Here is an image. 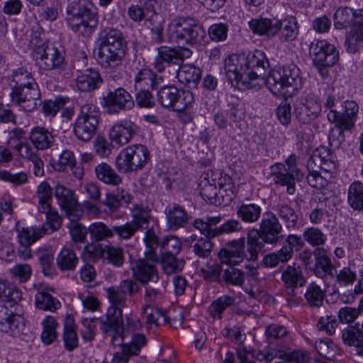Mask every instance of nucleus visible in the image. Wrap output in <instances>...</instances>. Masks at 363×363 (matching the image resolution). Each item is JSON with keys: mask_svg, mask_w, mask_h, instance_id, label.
Masks as SVG:
<instances>
[{"mask_svg": "<svg viewBox=\"0 0 363 363\" xmlns=\"http://www.w3.org/2000/svg\"><path fill=\"white\" fill-rule=\"evenodd\" d=\"M185 243L199 258L207 259L211 257L213 248L211 238L199 237L193 234L185 239Z\"/></svg>", "mask_w": 363, "mask_h": 363, "instance_id": "obj_28", "label": "nucleus"}, {"mask_svg": "<svg viewBox=\"0 0 363 363\" xmlns=\"http://www.w3.org/2000/svg\"><path fill=\"white\" fill-rule=\"evenodd\" d=\"M178 89L173 86H164L157 92V101L165 108L173 111Z\"/></svg>", "mask_w": 363, "mask_h": 363, "instance_id": "obj_55", "label": "nucleus"}, {"mask_svg": "<svg viewBox=\"0 0 363 363\" xmlns=\"http://www.w3.org/2000/svg\"><path fill=\"white\" fill-rule=\"evenodd\" d=\"M167 35L171 43L194 45L203 40L206 32L197 19L189 16H177L169 23Z\"/></svg>", "mask_w": 363, "mask_h": 363, "instance_id": "obj_5", "label": "nucleus"}, {"mask_svg": "<svg viewBox=\"0 0 363 363\" xmlns=\"http://www.w3.org/2000/svg\"><path fill=\"white\" fill-rule=\"evenodd\" d=\"M341 334L343 343L354 347L356 354L363 357V332L357 327L347 326Z\"/></svg>", "mask_w": 363, "mask_h": 363, "instance_id": "obj_34", "label": "nucleus"}, {"mask_svg": "<svg viewBox=\"0 0 363 363\" xmlns=\"http://www.w3.org/2000/svg\"><path fill=\"white\" fill-rule=\"evenodd\" d=\"M56 262L62 271H73L78 264L79 259L73 250L63 247L58 254Z\"/></svg>", "mask_w": 363, "mask_h": 363, "instance_id": "obj_47", "label": "nucleus"}, {"mask_svg": "<svg viewBox=\"0 0 363 363\" xmlns=\"http://www.w3.org/2000/svg\"><path fill=\"white\" fill-rule=\"evenodd\" d=\"M268 66L265 54L258 50L247 54H233L225 60V70L229 80L246 88L260 86L262 75Z\"/></svg>", "mask_w": 363, "mask_h": 363, "instance_id": "obj_1", "label": "nucleus"}, {"mask_svg": "<svg viewBox=\"0 0 363 363\" xmlns=\"http://www.w3.org/2000/svg\"><path fill=\"white\" fill-rule=\"evenodd\" d=\"M303 238L309 245L316 248H323L328 237L317 227H308L303 232Z\"/></svg>", "mask_w": 363, "mask_h": 363, "instance_id": "obj_48", "label": "nucleus"}, {"mask_svg": "<svg viewBox=\"0 0 363 363\" xmlns=\"http://www.w3.org/2000/svg\"><path fill=\"white\" fill-rule=\"evenodd\" d=\"M100 115L96 105L88 103L82 105L74 124L73 130L77 138L83 141L90 140L96 132Z\"/></svg>", "mask_w": 363, "mask_h": 363, "instance_id": "obj_7", "label": "nucleus"}, {"mask_svg": "<svg viewBox=\"0 0 363 363\" xmlns=\"http://www.w3.org/2000/svg\"><path fill=\"white\" fill-rule=\"evenodd\" d=\"M102 82L99 72L93 69H87L79 73L75 79L76 86L81 91H91L96 89Z\"/></svg>", "mask_w": 363, "mask_h": 363, "instance_id": "obj_30", "label": "nucleus"}, {"mask_svg": "<svg viewBox=\"0 0 363 363\" xmlns=\"http://www.w3.org/2000/svg\"><path fill=\"white\" fill-rule=\"evenodd\" d=\"M63 340L65 347L69 351H72L78 345V338L74 320L69 315L65 319Z\"/></svg>", "mask_w": 363, "mask_h": 363, "instance_id": "obj_50", "label": "nucleus"}, {"mask_svg": "<svg viewBox=\"0 0 363 363\" xmlns=\"http://www.w3.org/2000/svg\"><path fill=\"white\" fill-rule=\"evenodd\" d=\"M164 82L163 76L156 74L150 68H143L135 77V87L136 89H155Z\"/></svg>", "mask_w": 363, "mask_h": 363, "instance_id": "obj_31", "label": "nucleus"}, {"mask_svg": "<svg viewBox=\"0 0 363 363\" xmlns=\"http://www.w3.org/2000/svg\"><path fill=\"white\" fill-rule=\"evenodd\" d=\"M265 335L271 344L277 345L279 350L289 347L292 342V335L287 329L278 324H271L265 330Z\"/></svg>", "mask_w": 363, "mask_h": 363, "instance_id": "obj_25", "label": "nucleus"}, {"mask_svg": "<svg viewBox=\"0 0 363 363\" xmlns=\"http://www.w3.org/2000/svg\"><path fill=\"white\" fill-rule=\"evenodd\" d=\"M102 104L111 114L130 110L135 105L131 95L121 87L109 91L106 96H104Z\"/></svg>", "mask_w": 363, "mask_h": 363, "instance_id": "obj_15", "label": "nucleus"}, {"mask_svg": "<svg viewBox=\"0 0 363 363\" xmlns=\"http://www.w3.org/2000/svg\"><path fill=\"white\" fill-rule=\"evenodd\" d=\"M209 174L211 181L214 182L219 191L223 204H229L235 194V186L233 179L228 174L220 171H214Z\"/></svg>", "mask_w": 363, "mask_h": 363, "instance_id": "obj_21", "label": "nucleus"}, {"mask_svg": "<svg viewBox=\"0 0 363 363\" xmlns=\"http://www.w3.org/2000/svg\"><path fill=\"white\" fill-rule=\"evenodd\" d=\"M48 233V228L45 225L22 228L18 230V242L20 245L30 246Z\"/></svg>", "mask_w": 363, "mask_h": 363, "instance_id": "obj_37", "label": "nucleus"}, {"mask_svg": "<svg viewBox=\"0 0 363 363\" xmlns=\"http://www.w3.org/2000/svg\"><path fill=\"white\" fill-rule=\"evenodd\" d=\"M0 299L2 302H7L12 306L21 299V291L7 281L0 278Z\"/></svg>", "mask_w": 363, "mask_h": 363, "instance_id": "obj_46", "label": "nucleus"}, {"mask_svg": "<svg viewBox=\"0 0 363 363\" xmlns=\"http://www.w3.org/2000/svg\"><path fill=\"white\" fill-rule=\"evenodd\" d=\"M65 21L76 35L89 38L98 27L99 16L91 2L77 0L67 5Z\"/></svg>", "mask_w": 363, "mask_h": 363, "instance_id": "obj_3", "label": "nucleus"}, {"mask_svg": "<svg viewBox=\"0 0 363 363\" xmlns=\"http://www.w3.org/2000/svg\"><path fill=\"white\" fill-rule=\"evenodd\" d=\"M147 344V339L145 335L141 333H134L130 342L123 343L121 347L125 349V351L130 354L133 357L138 356L141 349Z\"/></svg>", "mask_w": 363, "mask_h": 363, "instance_id": "obj_63", "label": "nucleus"}, {"mask_svg": "<svg viewBox=\"0 0 363 363\" xmlns=\"http://www.w3.org/2000/svg\"><path fill=\"white\" fill-rule=\"evenodd\" d=\"M259 230L262 233L263 240L269 245H277L283 228L276 214L271 211L263 213Z\"/></svg>", "mask_w": 363, "mask_h": 363, "instance_id": "obj_18", "label": "nucleus"}, {"mask_svg": "<svg viewBox=\"0 0 363 363\" xmlns=\"http://www.w3.org/2000/svg\"><path fill=\"white\" fill-rule=\"evenodd\" d=\"M36 306L43 311H55L61 307L60 301L47 292L40 291L35 295Z\"/></svg>", "mask_w": 363, "mask_h": 363, "instance_id": "obj_58", "label": "nucleus"}, {"mask_svg": "<svg viewBox=\"0 0 363 363\" xmlns=\"http://www.w3.org/2000/svg\"><path fill=\"white\" fill-rule=\"evenodd\" d=\"M106 296L110 303L106 315L123 317V308L126 307V296L116 286L106 289Z\"/></svg>", "mask_w": 363, "mask_h": 363, "instance_id": "obj_27", "label": "nucleus"}, {"mask_svg": "<svg viewBox=\"0 0 363 363\" xmlns=\"http://www.w3.org/2000/svg\"><path fill=\"white\" fill-rule=\"evenodd\" d=\"M235 303V298L225 295L218 298L209 306V313L214 319H221L223 313Z\"/></svg>", "mask_w": 363, "mask_h": 363, "instance_id": "obj_53", "label": "nucleus"}, {"mask_svg": "<svg viewBox=\"0 0 363 363\" xmlns=\"http://www.w3.org/2000/svg\"><path fill=\"white\" fill-rule=\"evenodd\" d=\"M75 163L76 160L73 152L65 150L59 155L57 160H52V165L55 170L63 172L67 168H73Z\"/></svg>", "mask_w": 363, "mask_h": 363, "instance_id": "obj_64", "label": "nucleus"}, {"mask_svg": "<svg viewBox=\"0 0 363 363\" xmlns=\"http://www.w3.org/2000/svg\"><path fill=\"white\" fill-rule=\"evenodd\" d=\"M248 24L252 32L259 35L270 38L280 31L279 40L281 42L294 41L298 34V22L294 16H289L283 21L275 18H253Z\"/></svg>", "mask_w": 363, "mask_h": 363, "instance_id": "obj_6", "label": "nucleus"}, {"mask_svg": "<svg viewBox=\"0 0 363 363\" xmlns=\"http://www.w3.org/2000/svg\"><path fill=\"white\" fill-rule=\"evenodd\" d=\"M273 353L269 354L266 357L267 361H272L274 357H278L280 359H283L288 363H308L309 362L310 356L309 354L301 350H294L291 352H285L283 350H279Z\"/></svg>", "mask_w": 363, "mask_h": 363, "instance_id": "obj_45", "label": "nucleus"}, {"mask_svg": "<svg viewBox=\"0 0 363 363\" xmlns=\"http://www.w3.org/2000/svg\"><path fill=\"white\" fill-rule=\"evenodd\" d=\"M30 173L28 171L16 172L13 169H0V180L17 188L28 184Z\"/></svg>", "mask_w": 363, "mask_h": 363, "instance_id": "obj_41", "label": "nucleus"}, {"mask_svg": "<svg viewBox=\"0 0 363 363\" xmlns=\"http://www.w3.org/2000/svg\"><path fill=\"white\" fill-rule=\"evenodd\" d=\"M29 140L37 150L44 151L51 148L55 141L54 135L47 128L36 125L30 129Z\"/></svg>", "mask_w": 363, "mask_h": 363, "instance_id": "obj_26", "label": "nucleus"}, {"mask_svg": "<svg viewBox=\"0 0 363 363\" xmlns=\"http://www.w3.org/2000/svg\"><path fill=\"white\" fill-rule=\"evenodd\" d=\"M281 280L284 283L286 290L293 295L297 286H302L305 282L301 268L299 265L293 263L288 265L281 274Z\"/></svg>", "mask_w": 363, "mask_h": 363, "instance_id": "obj_29", "label": "nucleus"}, {"mask_svg": "<svg viewBox=\"0 0 363 363\" xmlns=\"http://www.w3.org/2000/svg\"><path fill=\"white\" fill-rule=\"evenodd\" d=\"M270 176L274 184L286 186L287 192L294 194L295 192V179L296 176L294 173L286 169V164L276 163L271 167Z\"/></svg>", "mask_w": 363, "mask_h": 363, "instance_id": "obj_24", "label": "nucleus"}, {"mask_svg": "<svg viewBox=\"0 0 363 363\" xmlns=\"http://www.w3.org/2000/svg\"><path fill=\"white\" fill-rule=\"evenodd\" d=\"M167 224L172 230H177L183 227L188 221L189 216L184 208L172 204L166 208Z\"/></svg>", "mask_w": 363, "mask_h": 363, "instance_id": "obj_35", "label": "nucleus"}, {"mask_svg": "<svg viewBox=\"0 0 363 363\" xmlns=\"http://www.w3.org/2000/svg\"><path fill=\"white\" fill-rule=\"evenodd\" d=\"M138 131L137 125L128 120L118 121L109 130L110 140L120 146L128 143Z\"/></svg>", "mask_w": 363, "mask_h": 363, "instance_id": "obj_20", "label": "nucleus"}, {"mask_svg": "<svg viewBox=\"0 0 363 363\" xmlns=\"http://www.w3.org/2000/svg\"><path fill=\"white\" fill-rule=\"evenodd\" d=\"M221 218L219 216L206 217L196 219L194 226L198 229L204 238H213L218 236V228L216 225L220 223Z\"/></svg>", "mask_w": 363, "mask_h": 363, "instance_id": "obj_43", "label": "nucleus"}, {"mask_svg": "<svg viewBox=\"0 0 363 363\" xmlns=\"http://www.w3.org/2000/svg\"><path fill=\"white\" fill-rule=\"evenodd\" d=\"M245 243V238H240L228 242L225 247L221 249L218 253L220 262L229 266L237 265L241 263L246 255Z\"/></svg>", "mask_w": 363, "mask_h": 363, "instance_id": "obj_19", "label": "nucleus"}, {"mask_svg": "<svg viewBox=\"0 0 363 363\" xmlns=\"http://www.w3.org/2000/svg\"><path fill=\"white\" fill-rule=\"evenodd\" d=\"M310 55L316 67H330L339 60L338 50L325 40H314L310 45Z\"/></svg>", "mask_w": 363, "mask_h": 363, "instance_id": "obj_11", "label": "nucleus"}, {"mask_svg": "<svg viewBox=\"0 0 363 363\" xmlns=\"http://www.w3.org/2000/svg\"><path fill=\"white\" fill-rule=\"evenodd\" d=\"M128 16L135 23H140L143 20L151 23L157 14L152 2L147 1L143 6L131 5L128 8Z\"/></svg>", "mask_w": 363, "mask_h": 363, "instance_id": "obj_32", "label": "nucleus"}, {"mask_svg": "<svg viewBox=\"0 0 363 363\" xmlns=\"http://www.w3.org/2000/svg\"><path fill=\"white\" fill-rule=\"evenodd\" d=\"M192 51L184 47L160 46L157 49L152 66L159 73L164 72L172 65H180L185 59L189 58Z\"/></svg>", "mask_w": 363, "mask_h": 363, "instance_id": "obj_9", "label": "nucleus"}, {"mask_svg": "<svg viewBox=\"0 0 363 363\" xmlns=\"http://www.w3.org/2000/svg\"><path fill=\"white\" fill-rule=\"evenodd\" d=\"M12 101L26 112H32L38 107L40 91L37 83L22 87H13L11 93Z\"/></svg>", "mask_w": 363, "mask_h": 363, "instance_id": "obj_14", "label": "nucleus"}, {"mask_svg": "<svg viewBox=\"0 0 363 363\" xmlns=\"http://www.w3.org/2000/svg\"><path fill=\"white\" fill-rule=\"evenodd\" d=\"M315 257L314 274L319 278H324L328 275H332L333 264L327 251L325 248H316L313 251Z\"/></svg>", "mask_w": 363, "mask_h": 363, "instance_id": "obj_38", "label": "nucleus"}, {"mask_svg": "<svg viewBox=\"0 0 363 363\" xmlns=\"http://www.w3.org/2000/svg\"><path fill=\"white\" fill-rule=\"evenodd\" d=\"M91 238L96 241H101L113 236V228H109L102 222H96L91 224L88 228Z\"/></svg>", "mask_w": 363, "mask_h": 363, "instance_id": "obj_62", "label": "nucleus"}, {"mask_svg": "<svg viewBox=\"0 0 363 363\" xmlns=\"http://www.w3.org/2000/svg\"><path fill=\"white\" fill-rule=\"evenodd\" d=\"M99 328L105 338L113 346H121L124 339L123 317L105 315L99 320Z\"/></svg>", "mask_w": 363, "mask_h": 363, "instance_id": "obj_16", "label": "nucleus"}, {"mask_svg": "<svg viewBox=\"0 0 363 363\" xmlns=\"http://www.w3.org/2000/svg\"><path fill=\"white\" fill-rule=\"evenodd\" d=\"M149 157L147 148L140 144L130 145L123 149L116 158V167L123 173L138 171L147 164Z\"/></svg>", "mask_w": 363, "mask_h": 363, "instance_id": "obj_8", "label": "nucleus"}, {"mask_svg": "<svg viewBox=\"0 0 363 363\" xmlns=\"http://www.w3.org/2000/svg\"><path fill=\"white\" fill-rule=\"evenodd\" d=\"M96 178L108 185L118 186L122 182V178L107 163L101 162L94 168Z\"/></svg>", "mask_w": 363, "mask_h": 363, "instance_id": "obj_42", "label": "nucleus"}, {"mask_svg": "<svg viewBox=\"0 0 363 363\" xmlns=\"http://www.w3.org/2000/svg\"><path fill=\"white\" fill-rule=\"evenodd\" d=\"M266 84L275 96L284 98L296 95L303 86L301 70L295 65L273 69L267 78L262 79L260 86Z\"/></svg>", "mask_w": 363, "mask_h": 363, "instance_id": "obj_4", "label": "nucleus"}, {"mask_svg": "<svg viewBox=\"0 0 363 363\" xmlns=\"http://www.w3.org/2000/svg\"><path fill=\"white\" fill-rule=\"evenodd\" d=\"M262 215V208L256 203H241L237 207V216L244 223H257Z\"/></svg>", "mask_w": 363, "mask_h": 363, "instance_id": "obj_40", "label": "nucleus"}, {"mask_svg": "<svg viewBox=\"0 0 363 363\" xmlns=\"http://www.w3.org/2000/svg\"><path fill=\"white\" fill-rule=\"evenodd\" d=\"M159 262V258L152 259L150 257L137 259L131 267L134 279L143 284L159 280V273L156 263Z\"/></svg>", "mask_w": 363, "mask_h": 363, "instance_id": "obj_17", "label": "nucleus"}, {"mask_svg": "<svg viewBox=\"0 0 363 363\" xmlns=\"http://www.w3.org/2000/svg\"><path fill=\"white\" fill-rule=\"evenodd\" d=\"M322 105L320 99L312 92H304L294 104V115L303 124H308L320 115Z\"/></svg>", "mask_w": 363, "mask_h": 363, "instance_id": "obj_10", "label": "nucleus"}, {"mask_svg": "<svg viewBox=\"0 0 363 363\" xmlns=\"http://www.w3.org/2000/svg\"><path fill=\"white\" fill-rule=\"evenodd\" d=\"M36 195L38 199V208L39 211H47L52 206V190L50 184L43 182L37 187Z\"/></svg>", "mask_w": 363, "mask_h": 363, "instance_id": "obj_54", "label": "nucleus"}, {"mask_svg": "<svg viewBox=\"0 0 363 363\" xmlns=\"http://www.w3.org/2000/svg\"><path fill=\"white\" fill-rule=\"evenodd\" d=\"M363 41V9L354 10V20L352 28L346 35L345 45L349 52L357 50L358 42Z\"/></svg>", "mask_w": 363, "mask_h": 363, "instance_id": "obj_23", "label": "nucleus"}, {"mask_svg": "<svg viewBox=\"0 0 363 363\" xmlns=\"http://www.w3.org/2000/svg\"><path fill=\"white\" fill-rule=\"evenodd\" d=\"M175 72L181 83L191 88L197 86L201 77V69L191 64L180 65Z\"/></svg>", "mask_w": 363, "mask_h": 363, "instance_id": "obj_33", "label": "nucleus"}, {"mask_svg": "<svg viewBox=\"0 0 363 363\" xmlns=\"http://www.w3.org/2000/svg\"><path fill=\"white\" fill-rule=\"evenodd\" d=\"M343 111L342 113L338 111H330L327 113L328 121L333 123L335 126L340 129V134L343 131L350 130L354 126L359 111V106L353 100H346L343 102Z\"/></svg>", "mask_w": 363, "mask_h": 363, "instance_id": "obj_13", "label": "nucleus"}, {"mask_svg": "<svg viewBox=\"0 0 363 363\" xmlns=\"http://www.w3.org/2000/svg\"><path fill=\"white\" fill-rule=\"evenodd\" d=\"M103 257L116 267H121L124 263L123 250L121 247L105 245L102 250Z\"/></svg>", "mask_w": 363, "mask_h": 363, "instance_id": "obj_61", "label": "nucleus"}, {"mask_svg": "<svg viewBox=\"0 0 363 363\" xmlns=\"http://www.w3.org/2000/svg\"><path fill=\"white\" fill-rule=\"evenodd\" d=\"M55 196L62 208H70L76 203L73 191L61 184L55 186Z\"/></svg>", "mask_w": 363, "mask_h": 363, "instance_id": "obj_57", "label": "nucleus"}, {"mask_svg": "<svg viewBox=\"0 0 363 363\" xmlns=\"http://www.w3.org/2000/svg\"><path fill=\"white\" fill-rule=\"evenodd\" d=\"M347 202L355 210H363V183L359 181L352 182L347 190Z\"/></svg>", "mask_w": 363, "mask_h": 363, "instance_id": "obj_44", "label": "nucleus"}, {"mask_svg": "<svg viewBox=\"0 0 363 363\" xmlns=\"http://www.w3.org/2000/svg\"><path fill=\"white\" fill-rule=\"evenodd\" d=\"M274 209L279 218L284 222L286 228L296 227L298 216L289 205L286 203L278 204Z\"/></svg>", "mask_w": 363, "mask_h": 363, "instance_id": "obj_56", "label": "nucleus"}, {"mask_svg": "<svg viewBox=\"0 0 363 363\" xmlns=\"http://www.w3.org/2000/svg\"><path fill=\"white\" fill-rule=\"evenodd\" d=\"M43 331L41 333V340L45 345L52 344L57 337L56 329L58 323L55 317L48 315L42 321Z\"/></svg>", "mask_w": 363, "mask_h": 363, "instance_id": "obj_52", "label": "nucleus"}, {"mask_svg": "<svg viewBox=\"0 0 363 363\" xmlns=\"http://www.w3.org/2000/svg\"><path fill=\"white\" fill-rule=\"evenodd\" d=\"M354 10L350 7H340L334 14V26L335 29L342 30L352 26Z\"/></svg>", "mask_w": 363, "mask_h": 363, "instance_id": "obj_51", "label": "nucleus"}, {"mask_svg": "<svg viewBox=\"0 0 363 363\" xmlns=\"http://www.w3.org/2000/svg\"><path fill=\"white\" fill-rule=\"evenodd\" d=\"M304 297L310 306L320 308L323 303L325 294L320 286L315 282H312L307 286Z\"/></svg>", "mask_w": 363, "mask_h": 363, "instance_id": "obj_49", "label": "nucleus"}, {"mask_svg": "<svg viewBox=\"0 0 363 363\" xmlns=\"http://www.w3.org/2000/svg\"><path fill=\"white\" fill-rule=\"evenodd\" d=\"M199 193L203 200L216 203L220 200V194L214 182L211 181L209 173L203 174L199 182Z\"/></svg>", "mask_w": 363, "mask_h": 363, "instance_id": "obj_39", "label": "nucleus"}, {"mask_svg": "<svg viewBox=\"0 0 363 363\" xmlns=\"http://www.w3.org/2000/svg\"><path fill=\"white\" fill-rule=\"evenodd\" d=\"M177 93L173 111H183L191 108L195 102L193 92L190 90L178 89Z\"/></svg>", "mask_w": 363, "mask_h": 363, "instance_id": "obj_60", "label": "nucleus"}, {"mask_svg": "<svg viewBox=\"0 0 363 363\" xmlns=\"http://www.w3.org/2000/svg\"><path fill=\"white\" fill-rule=\"evenodd\" d=\"M23 328L20 317L0 303V331L12 337H18L22 333Z\"/></svg>", "mask_w": 363, "mask_h": 363, "instance_id": "obj_22", "label": "nucleus"}, {"mask_svg": "<svg viewBox=\"0 0 363 363\" xmlns=\"http://www.w3.org/2000/svg\"><path fill=\"white\" fill-rule=\"evenodd\" d=\"M315 349L320 355L329 360H333L340 354L338 346L329 339L319 340Z\"/></svg>", "mask_w": 363, "mask_h": 363, "instance_id": "obj_59", "label": "nucleus"}, {"mask_svg": "<svg viewBox=\"0 0 363 363\" xmlns=\"http://www.w3.org/2000/svg\"><path fill=\"white\" fill-rule=\"evenodd\" d=\"M262 233L259 229L252 228L247 233V251L250 255L249 259L256 261L259 252L264 247Z\"/></svg>", "mask_w": 363, "mask_h": 363, "instance_id": "obj_36", "label": "nucleus"}, {"mask_svg": "<svg viewBox=\"0 0 363 363\" xmlns=\"http://www.w3.org/2000/svg\"><path fill=\"white\" fill-rule=\"evenodd\" d=\"M34 57L40 69H62L65 66L63 55L55 47L42 44L34 50Z\"/></svg>", "mask_w": 363, "mask_h": 363, "instance_id": "obj_12", "label": "nucleus"}, {"mask_svg": "<svg viewBox=\"0 0 363 363\" xmlns=\"http://www.w3.org/2000/svg\"><path fill=\"white\" fill-rule=\"evenodd\" d=\"M128 52V45L122 32L114 28H104L98 37L96 61L106 69H114L120 67Z\"/></svg>", "mask_w": 363, "mask_h": 363, "instance_id": "obj_2", "label": "nucleus"}]
</instances>
